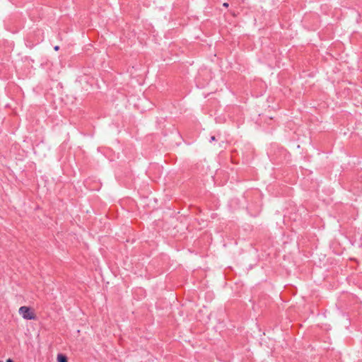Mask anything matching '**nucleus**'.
<instances>
[{
    "label": "nucleus",
    "instance_id": "7ed1b4c3",
    "mask_svg": "<svg viewBox=\"0 0 362 362\" xmlns=\"http://www.w3.org/2000/svg\"><path fill=\"white\" fill-rule=\"evenodd\" d=\"M54 50H55V51H58V50H59V47L57 45V46H55V47H54Z\"/></svg>",
    "mask_w": 362,
    "mask_h": 362
},
{
    "label": "nucleus",
    "instance_id": "f03ea898",
    "mask_svg": "<svg viewBox=\"0 0 362 362\" xmlns=\"http://www.w3.org/2000/svg\"><path fill=\"white\" fill-rule=\"evenodd\" d=\"M57 362H67L68 360H67V357L64 355V354H59L57 355Z\"/></svg>",
    "mask_w": 362,
    "mask_h": 362
},
{
    "label": "nucleus",
    "instance_id": "20e7f679",
    "mask_svg": "<svg viewBox=\"0 0 362 362\" xmlns=\"http://www.w3.org/2000/svg\"><path fill=\"white\" fill-rule=\"evenodd\" d=\"M215 140H216V137L214 136H212L211 137V140L210 141H215Z\"/></svg>",
    "mask_w": 362,
    "mask_h": 362
},
{
    "label": "nucleus",
    "instance_id": "f257e3e1",
    "mask_svg": "<svg viewBox=\"0 0 362 362\" xmlns=\"http://www.w3.org/2000/svg\"><path fill=\"white\" fill-rule=\"evenodd\" d=\"M19 314L25 320H35L36 315L32 309L27 306H21L18 310Z\"/></svg>",
    "mask_w": 362,
    "mask_h": 362
},
{
    "label": "nucleus",
    "instance_id": "39448f33",
    "mask_svg": "<svg viewBox=\"0 0 362 362\" xmlns=\"http://www.w3.org/2000/svg\"><path fill=\"white\" fill-rule=\"evenodd\" d=\"M223 6L224 7H228V3H224V4H223Z\"/></svg>",
    "mask_w": 362,
    "mask_h": 362
},
{
    "label": "nucleus",
    "instance_id": "423d86ee",
    "mask_svg": "<svg viewBox=\"0 0 362 362\" xmlns=\"http://www.w3.org/2000/svg\"><path fill=\"white\" fill-rule=\"evenodd\" d=\"M6 362H13V361L11 358L6 360Z\"/></svg>",
    "mask_w": 362,
    "mask_h": 362
}]
</instances>
